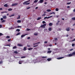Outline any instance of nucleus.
<instances>
[{
  "mask_svg": "<svg viewBox=\"0 0 75 75\" xmlns=\"http://www.w3.org/2000/svg\"><path fill=\"white\" fill-rule=\"evenodd\" d=\"M72 56H73V55H72V54H71V53L70 54H69L67 55V57H72Z\"/></svg>",
  "mask_w": 75,
  "mask_h": 75,
  "instance_id": "f257e3e1",
  "label": "nucleus"
},
{
  "mask_svg": "<svg viewBox=\"0 0 75 75\" xmlns=\"http://www.w3.org/2000/svg\"><path fill=\"white\" fill-rule=\"evenodd\" d=\"M46 25V24H44L42 25H41L40 26V27L41 28H44L45 26Z\"/></svg>",
  "mask_w": 75,
  "mask_h": 75,
  "instance_id": "f03ea898",
  "label": "nucleus"
},
{
  "mask_svg": "<svg viewBox=\"0 0 75 75\" xmlns=\"http://www.w3.org/2000/svg\"><path fill=\"white\" fill-rule=\"evenodd\" d=\"M24 62V60H20L19 61V64H21L23 62Z\"/></svg>",
  "mask_w": 75,
  "mask_h": 75,
  "instance_id": "7ed1b4c3",
  "label": "nucleus"
},
{
  "mask_svg": "<svg viewBox=\"0 0 75 75\" xmlns=\"http://www.w3.org/2000/svg\"><path fill=\"white\" fill-rule=\"evenodd\" d=\"M44 1V0H40V1H38V3L39 4L42 3Z\"/></svg>",
  "mask_w": 75,
  "mask_h": 75,
  "instance_id": "20e7f679",
  "label": "nucleus"
},
{
  "mask_svg": "<svg viewBox=\"0 0 75 75\" xmlns=\"http://www.w3.org/2000/svg\"><path fill=\"white\" fill-rule=\"evenodd\" d=\"M27 35V34L25 35H21V38H23V37H24L25 35Z\"/></svg>",
  "mask_w": 75,
  "mask_h": 75,
  "instance_id": "39448f33",
  "label": "nucleus"
},
{
  "mask_svg": "<svg viewBox=\"0 0 75 75\" xmlns=\"http://www.w3.org/2000/svg\"><path fill=\"white\" fill-rule=\"evenodd\" d=\"M66 30L67 31H69L70 30V29L69 28H67Z\"/></svg>",
  "mask_w": 75,
  "mask_h": 75,
  "instance_id": "423d86ee",
  "label": "nucleus"
},
{
  "mask_svg": "<svg viewBox=\"0 0 75 75\" xmlns=\"http://www.w3.org/2000/svg\"><path fill=\"white\" fill-rule=\"evenodd\" d=\"M63 58H64L63 57H59V58H58L57 59H58L59 60V59H62Z\"/></svg>",
  "mask_w": 75,
  "mask_h": 75,
  "instance_id": "0eeeda50",
  "label": "nucleus"
},
{
  "mask_svg": "<svg viewBox=\"0 0 75 75\" xmlns=\"http://www.w3.org/2000/svg\"><path fill=\"white\" fill-rule=\"evenodd\" d=\"M51 60H52L51 58H48L47 59V60L48 61H50Z\"/></svg>",
  "mask_w": 75,
  "mask_h": 75,
  "instance_id": "6e6552de",
  "label": "nucleus"
},
{
  "mask_svg": "<svg viewBox=\"0 0 75 75\" xmlns=\"http://www.w3.org/2000/svg\"><path fill=\"white\" fill-rule=\"evenodd\" d=\"M17 4H12V6H16Z\"/></svg>",
  "mask_w": 75,
  "mask_h": 75,
  "instance_id": "1a4fd4ad",
  "label": "nucleus"
},
{
  "mask_svg": "<svg viewBox=\"0 0 75 75\" xmlns=\"http://www.w3.org/2000/svg\"><path fill=\"white\" fill-rule=\"evenodd\" d=\"M18 45L20 47H22L23 46V45L21 44H18Z\"/></svg>",
  "mask_w": 75,
  "mask_h": 75,
  "instance_id": "9d476101",
  "label": "nucleus"
},
{
  "mask_svg": "<svg viewBox=\"0 0 75 75\" xmlns=\"http://www.w3.org/2000/svg\"><path fill=\"white\" fill-rule=\"evenodd\" d=\"M46 11L48 12H50L51 11V10L50 9H47L46 10Z\"/></svg>",
  "mask_w": 75,
  "mask_h": 75,
  "instance_id": "9b49d317",
  "label": "nucleus"
},
{
  "mask_svg": "<svg viewBox=\"0 0 75 75\" xmlns=\"http://www.w3.org/2000/svg\"><path fill=\"white\" fill-rule=\"evenodd\" d=\"M38 0H35L34 1V3H37L38 2Z\"/></svg>",
  "mask_w": 75,
  "mask_h": 75,
  "instance_id": "f8f14e48",
  "label": "nucleus"
},
{
  "mask_svg": "<svg viewBox=\"0 0 75 75\" xmlns=\"http://www.w3.org/2000/svg\"><path fill=\"white\" fill-rule=\"evenodd\" d=\"M3 18L4 19H6L7 18V16H3Z\"/></svg>",
  "mask_w": 75,
  "mask_h": 75,
  "instance_id": "ddd939ff",
  "label": "nucleus"
},
{
  "mask_svg": "<svg viewBox=\"0 0 75 75\" xmlns=\"http://www.w3.org/2000/svg\"><path fill=\"white\" fill-rule=\"evenodd\" d=\"M4 6L5 7H8V5L7 4H5L4 5Z\"/></svg>",
  "mask_w": 75,
  "mask_h": 75,
  "instance_id": "4468645a",
  "label": "nucleus"
},
{
  "mask_svg": "<svg viewBox=\"0 0 75 75\" xmlns=\"http://www.w3.org/2000/svg\"><path fill=\"white\" fill-rule=\"evenodd\" d=\"M17 48V47L16 46H14V47H13V49H15Z\"/></svg>",
  "mask_w": 75,
  "mask_h": 75,
  "instance_id": "2eb2a0df",
  "label": "nucleus"
},
{
  "mask_svg": "<svg viewBox=\"0 0 75 75\" xmlns=\"http://www.w3.org/2000/svg\"><path fill=\"white\" fill-rule=\"evenodd\" d=\"M17 22L18 23H19L21 22V21L20 20H18L17 21Z\"/></svg>",
  "mask_w": 75,
  "mask_h": 75,
  "instance_id": "dca6fc26",
  "label": "nucleus"
},
{
  "mask_svg": "<svg viewBox=\"0 0 75 75\" xmlns=\"http://www.w3.org/2000/svg\"><path fill=\"white\" fill-rule=\"evenodd\" d=\"M51 30H52V28H50L48 29V30H49V31H51Z\"/></svg>",
  "mask_w": 75,
  "mask_h": 75,
  "instance_id": "f3484780",
  "label": "nucleus"
},
{
  "mask_svg": "<svg viewBox=\"0 0 75 75\" xmlns=\"http://www.w3.org/2000/svg\"><path fill=\"white\" fill-rule=\"evenodd\" d=\"M49 25L50 26H52V23H49Z\"/></svg>",
  "mask_w": 75,
  "mask_h": 75,
  "instance_id": "a211bd4d",
  "label": "nucleus"
},
{
  "mask_svg": "<svg viewBox=\"0 0 75 75\" xmlns=\"http://www.w3.org/2000/svg\"><path fill=\"white\" fill-rule=\"evenodd\" d=\"M26 49V47H24V49H23V50L25 51L27 50V49Z\"/></svg>",
  "mask_w": 75,
  "mask_h": 75,
  "instance_id": "6ab92c4d",
  "label": "nucleus"
},
{
  "mask_svg": "<svg viewBox=\"0 0 75 75\" xmlns=\"http://www.w3.org/2000/svg\"><path fill=\"white\" fill-rule=\"evenodd\" d=\"M8 11H12V9L11 8H9L8 9Z\"/></svg>",
  "mask_w": 75,
  "mask_h": 75,
  "instance_id": "aec40b11",
  "label": "nucleus"
},
{
  "mask_svg": "<svg viewBox=\"0 0 75 75\" xmlns=\"http://www.w3.org/2000/svg\"><path fill=\"white\" fill-rule=\"evenodd\" d=\"M30 1V0H29L28 1H27L26 2H24V3H28V2H29Z\"/></svg>",
  "mask_w": 75,
  "mask_h": 75,
  "instance_id": "412c9836",
  "label": "nucleus"
},
{
  "mask_svg": "<svg viewBox=\"0 0 75 75\" xmlns=\"http://www.w3.org/2000/svg\"><path fill=\"white\" fill-rule=\"evenodd\" d=\"M33 49V48H29L28 49V50H32Z\"/></svg>",
  "mask_w": 75,
  "mask_h": 75,
  "instance_id": "4be33fe9",
  "label": "nucleus"
},
{
  "mask_svg": "<svg viewBox=\"0 0 75 75\" xmlns=\"http://www.w3.org/2000/svg\"><path fill=\"white\" fill-rule=\"evenodd\" d=\"M51 52H52V51H50H50H48L47 52V53H50Z\"/></svg>",
  "mask_w": 75,
  "mask_h": 75,
  "instance_id": "5701e85b",
  "label": "nucleus"
},
{
  "mask_svg": "<svg viewBox=\"0 0 75 75\" xmlns=\"http://www.w3.org/2000/svg\"><path fill=\"white\" fill-rule=\"evenodd\" d=\"M44 19H48V18H49V17H44Z\"/></svg>",
  "mask_w": 75,
  "mask_h": 75,
  "instance_id": "b1692460",
  "label": "nucleus"
},
{
  "mask_svg": "<svg viewBox=\"0 0 75 75\" xmlns=\"http://www.w3.org/2000/svg\"><path fill=\"white\" fill-rule=\"evenodd\" d=\"M34 35H38V33H34Z\"/></svg>",
  "mask_w": 75,
  "mask_h": 75,
  "instance_id": "393cba45",
  "label": "nucleus"
},
{
  "mask_svg": "<svg viewBox=\"0 0 75 75\" xmlns=\"http://www.w3.org/2000/svg\"><path fill=\"white\" fill-rule=\"evenodd\" d=\"M14 16V15L13 14L11 15V16H9V17H11L12 16Z\"/></svg>",
  "mask_w": 75,
  "mask_h": 75,
  "instance_id": "a878e982",
  "label": "nucleus"
},
{
  "mask_svg": "<svg viewBox=\"0 0 75 75\" xmlns=\"http://www.w3.org/2000/svg\"><path fill=\"white\" fill-rule=\"evenodd\" d=\"M41 19V17H38V18L37 20H39Z\"/></svg>",
  "mask_w": 75,
  "mask_h": 75,
  "instance_id": "bb28decb",
  "label": "nucleus"
},
{
  "mask_svg": "<svg viewBox=\"0 0 75 75\" xmlns=\"http://www.w3.org/2000/svg\"><path fill=\"white\" fill-rule=\"evenodd\" d=\"M21 33H18L17 34H16V35H18L20 34Z\"/></svg>",
  "mask_w": 75,
  "mask_h": 75,
  "instance_id": "cd10ccee",
  "label": "nucleus"
},
{
  "mask_svg": "<svg viewBox=\"0 0 75 75\" xmlns=\"http://www.w3.org/2000/svg\"><path fill=\"white\" fill-rule=\"evenodd\" d=\"M46 15V14L45 13H44V14H43L42 16H44V17Z\"/></svg>",
  "mask_w": 75,
  "mask_h": 75,
  "instance_id": "c85d7f7f",
  "label": "nucleus"
},
{
  "mask_svg": "<svg viewBox=\"0 0 75 75\" xmlns=\"http://www.w3.org/2000/svg\"><path fill=\"white\" fill-rule=\"evenodd\" d=\"M30 4V3H25V5H29Z\"/></svg>",
  "mask_w": 75,
  "mask_h": 75,
  "instance_id": "c756f323",
  "label": "nucleus"
},
{
  "mask_svg": "<svg viewBox=\"0 0 75 75\" xmlns=\"http://www.w3.org/2000/svg\"><path fill=\"white\" fill-rule=\"evenodd\" d=\"M6 22L5 20H3L1 22V23H4Z\"/></svg>",
  "mask_w": 75,
  "mask_h": 75,
  "instance_id": "7c9ffc66",
  "label": "nucleus"
},
{
  "mask_svg": "<svg viewBox=\"0 0 75 75\" xmlns=\"http://www.w3.org/2000/svg\"><path fill=\"white\" fill-rule=\"evenodd\" d=\"M72 55L74 56V55H75V52H73L72 53Z\"/></svg>",
  "mask_w": 75,
  "mask_h": 75,
  "instance_id": "2f4dec72",
  "label": "nucleus"
},
{
  "mask_svg": "<svg viewBox=\"0 0 75 75\" xmlns=\"http://www.w3.org/2000/svg\"><path fill=\"white\" fill-rule=\"evenodd\" d=\"M6 38H7V39L9 38H10V37L9 36H7L6 37Z\"/></svg>",
  "mask_w": 75,
  "mask_h": 75,
  "instance_id": "473e14b6",
  "label": "nucleus"
},
{
  "mask_svg": "<svg viewBox=\"0 0 75 75\" xmlns=\"http://www.w3.org/2000/svg\"><path fill=\"white\" fill-rule=\"evenodd\" d=\"M72 19L73 20H75V17H73L72 18Z\"/></svg>",
  "mask_w": 75,
  "mask_h": 75,
  "instance_id": "72a5a7b5",
  "label": "nucleus"
},
{
  "mask_svg": "<svg viewBox=\"0 0 75 75\" xmlns=\"http://www.w3.org/2000/svg\"><path fill=\"white\" fill-rule=\"evenodd\" d=\"M14 53L15 54H17V53H18V52H17V51H15L14 52Z\"/></svg>",
  "mask_w": 75,
  "mask_h": 75,
  "instance_id": "f704fd0d",
  "label": "nucleus"
},
{
  "mask_svg": "<svg viewBox=\"0 0 75 75\" xmlns=\"http://www.w3.org/2000/svg\"><path fill=\"white\" fill-rule=\"evenodd\" d=\"M25 58V56H23V57H21V58Z\"/></svg>",
  "mask_w": 75,
  "mask_h": 75,
  "instance_id": "c9c22d12",
  "label": "nucleus"
},
{
  "mask_svg": "<svg viewBox=\"0 0 75 75\" xmlns=\"http://www.w3.org/2000/svg\"><path fill=\"white\" fill-rule=\"evenodd\" d=\"M47 58V57H42V58Z\"/></svg>",
  "mask_w": 75,
  "mask_h": 75,
  "instance_id": "e433bc0d",
  "label": "nucleus"
},
{
  "mask_svg": "<svg viewBox=\"0 0 75 75\" xmlns=\"http://www.w3.org/2000/svg\"><path fill=\"white\" fill-rule=\"evenodd\" d=\"M54 40H58V39L57 38H54Z\"/></svg>",
  "mask_w": 75,
  "mask_h": 75,
  "instance_id": "4c0bfd02",
  "label": "nucleus"
},
{
  "mask_svg": "<svg viewBox=\"0 0 75 75\" xmlns=\"http://www.w3.org/2000/svg\"><path fill=\"white\" fill-rule=\"evenodd\" d=\"M16 30H17V31L19 32L20 31V29H17Z\"/></svg>",
  "mask_w": 75,
  "mask_h": 75,
  "instance_id": "58836bf2",
  "label": "nucleus"
},
{
  "mask_svg": "<svg viewBox=\"0 0 75 75\" xmlns=\"http://www.w3.org/2000/svg\"><path fill=\"white\" fill-rule=\"evenodd\" d=\"M3 63V62L2 61H0V64H2Z\"/></svg>",
  "mask_w": 75,
  "mask_h": 75,
  "instance_id": "ea45409f",
  "label": "nucleus"
},
{
  "mask_svg": "<svg viewBox=\"0 0 75 75\" xmlns=\"http://www.w3.org/2000/svg\"><path fill=\"white\" fill-rule=\"evenodd\" d=\"M56 11H59V9H58V8H56Z\"/></svg>",
  "mask_w": 75,
  "mask_h": 75,
  "instance_id": "a19ab883",
  "label": "nucleus"
},
{
  "mask_svg": "<svg viewBox=\"0 0 75 75\" xmlns=\"http://www.w3.org/2000/svg\"><path fill=\"white\" fill-rule=\"evenodd\" d=\"M71 4V2H69V3H67V4H68V5H69V4Z\"/></svg>",
  "mask_w": 75,
  "mask_h": 75,
  "instance_id": "79ce46f5",
  "label": "nucleus"
},
{
  "mask_svg": "<svg viewBox=\"0 0 75 75\" xmlns=\"http://www.w3.org/2000/svg\"><path fill=\"white\" fill-rule=\"evenodd\" d=\"M40 43V42H38V43H36V44H33V45H35L37 44H38V43Z\"/></svg>",
  "mask_w": 75,
  "mask_h": 75,
  "instance_id": "37998d69",
  "label": "nucleus"
},
{
  "mask_svg": "<svg viewBox=\"0 0 75 75\" xmlns=\"http://www.w3.org/2000/svg\"><path fill=\"white\" fill-rule=\"evenodd\" d=\"M26 30H28V31H29V30H30V29L28 28V29H26Z\"/></svg>",
  "mask_w": 75,
  "mask_h": 75,
  "instance_id": "c03bdc74",
  "label": "nucleus"
},
{
  "mask_svg": "<svg viewBox=\"0 0 75 75\" xmlns=\"http://www.w3.org/2000/svg\"><path fill=\"white\" fill-rule=\"evenodd\" d=\"M38 45H34L33 46L34 47H37L38 46Z\"/></svg>",
  "mask_w": 75,
  "mask_h": 75,
  "instance_id": "a18cd8bd",
  "label": "nucleus"
},
{
  "mask_svg": "<svg viewBox=\"0 0 75 75\" xmlns=\"http://www.w3.org/2000/svg\"><path fill=\"white\" fill-rule=\"evenodd\" d=\"M42 23L44 24L45 23H46V22L45 21H42Z\"/></svg>",
  "mask_w": 75,
  "mask_h": 75,
  "instance_id": "49530a36",
  "label": "nucleus"
},
{
  "mask_svg": "<svg viewBox=\"0 0 75 75\" xmlns=\"http://www.w3.org/2000/svg\"><path fill=\"white\" fill-rule=\"evenodd\" d=\"M18 28H21V26H17Z\"/></svg>",
  "mask_w": 75,
  "mask_h": 75,
  "instance_id": "de8ad7c7",
  "label": "nucleus"
},
{
  "mask_svg": "<svg viewBox=\"0 0 75 75\" xmlns=\"http://www.w3.org/2000/svg\"><path fill=\"white\" fill-rule=\"evenodd\" d=\"M11 40L10 39H8V42H10Z\"/></svg>",
  "mask_w": 75,
  "mask_h": 75,
  "instance_id": "09e8293b",
  "label": "nucleus"
},
{
  "mask_svg": "<svg viewBox=\"0 0 75 75\" xmlns=\"http://www.w3.org/2000/svg\"><path fill=\"white\" fill-rule=\"evenodd\" d=\"M74 45H75V44H72V46H73V47L74 46H75Z\"/></svg>",
  "mask_w": 75,
  "mask_h": 75,
  "instance_id": "8fccbe9b",
  "label": "nucleus"
},
{
  "mask_svg": "<svg viewBox=\"0 0 75 75\" xmlns=\"http://www.w3.org/2000/svg\"><path fill=\"white\" fill-rule=\"evenodd\" d=\"M3 35V34H2V33H0V35H1H1Z\"/></svg>",
  "mask_w": 75,
  "mask_h": 75,
  "instance_id": "3c124183",
  "label": "nucleus"
},
{
  "mask_svg": "<svg viewBox=\"0 0 75 75\" xmlns=\"http://www.w3.org/2000/svg\"><path fill=\"white\" fill-rule=\"evenodd\" d=\"M2 27V25H0V28H1Z\"/></svg>",
  "mask_w": 75,
  "mask_h": 75,
  "instance_id": "603ef678",
  "label": "nucleus"
},
{
  "mask_svg": "<svg viewBox=\"0 0 75 75\" xmlns=\"http://www.w3.org/2000/svg\"><path fill=\"white\" fill-rule=\"evenodd\" d=\"M20 18V16H19L18 18H17V19H19Z\"/></svg>",
  "mask_w": 75,
  "mask_h": 75,
  "instance_id": "864d4df0",
  "label": "nucleus"
},
{
  "mask_svg": "<svg viewBox=\"0 0 75 75\" xmlns=\"http://www.w3.org/2000/svg\"><path fill=\"white\" fill-rule=\"evenodd\" d=\"M47 41H45V42H44V43H47Z\"/></svg>",
  "mask_w": 75,
  "mask_h": 75,
  "instance_id": "5fc2aeb1",
  "label": "nucleus"
},
{
  "mask_svg": "<svg viewBox=\"0 0 75 75\" xmlns=\"http://www.w3.org/2000/svg\"><path fill=\"white\" fill-rule=\"evenodd\" d=\"M27 39H30V37H28V38H27Z\"/></svg>",
  "mask_w": 75,
  "mask_h": 75,
  "instance_id": "6e6d98bb",
  "label": "nucleus"
},
{
  "mask_svg": "<svg viewBox=\"0 0 75 75\" xmlns=\"http://www.w3.org/2000/svg\"><path fill=\"white\" fill-rule=\"evenodd\" d=\"M30 8V7H28V8H27V9H29Z\"/></svg>",
  "mask_w": 75,
  "mask_h": 75,
  "instance_id": "4d7b16f0",
  "label": "nucleus"
},
{
  "mask_svg": "<svg viewBox=\"0 0 75 75\" xmlns=\"http://www.w3.org/2000/svg\"><path fill=\"white\" fill-rule=\"evenodd\" d=\"M75 41V39H74L72 40V41Z\"/></svg>",
  "mask_w": 75,
  "mask_h": 75,
  "instance_id": "13d9d810",
  "label": "nucleus"
},
{
  "mask_svg": "<svg viewBox=\"0 0 75 75\" xmlns=\"http://www.w3.org/2000/svg\"><path fill=\"white\" fill-rule=\"evenodd\" d=\"M52 17V16H49V17H49V18H51Z\"/></svg>",
  "mask_w": 75,
  "mask_h": 75,
  "instance_id": "bf43d9fd",
  "label": "nucleus"
},
{
  "mask_svg": "<svg viewBox=\"0 0 75 75\" xmlns=\"http://www.w3.org/2000/svg\"><path fill=\"white\" fill-rule=\"evenodd\" d=\"M72 50H73V49H70V51H71Z\"/></svg>",
  "mask_w": 75,
  "mask_h": 75,
  "instance_id": "052dcab7",
  "label": "nucleus"
},
{
  "mask_svg": "<svg viewBox=\"0 0 75 75\" xmlns=\"http://www.w3.org/2000/svg\"><path fill=\"white\" fill-rule=\"evenodd\" d=\"M3 20V18H1V20L2 21V20Z\"/></svg>",
  "mask_w": 75,
  "mask_h": 75,
  "instance_id": "680f3d73",
  "label": "nucleus"
},
{
  "mask_svg": "<svg viewBox=\"0 0 75 75\" xmlns=\"http://www.w3.org/2000/svg\"><path fill=\"white\" fill-rule=\"evenodd\" d=\"M38 7H37L35 8V9H37L38 8Z\"/></svg>",
  "mask_w": 75,
  "mask_h": 75,
  "instance_id": "e2e57ef3",
  "label": "nucleus"
},
{
  "mask_svg": "<svg viewBox=\"0 0 75 75\" xmlns=\"http://www.w3.org/2000/svg\"><path fill=\"white\" fill-rule=\"evenodd\" d=\"M38 49V48L37 47H35L34 48V49H35L36 50H37Z\"/></svg>",
  "mask_w": 75,
  "mask_h": 75,
  "instance_id": "0e129e2a",
  "label": "nucleus"
},
{
  "mask_svg": "<svg viewBox=\"0 0 75 75\" xmlns=\"http://www.w3.org/2000/svg\"><path fill=\"white\" fill-rule=\"evenodd\" d=\"M18 28L17 26H15V28Z\"/></svg>",
  "mask_w": 75,
  "mask_h": 75,
  "instance_id": "69168bd1",
  "label": "nucleus"
},
{
  "mask_svg": "<svg viewBox=\"0 0 75 75\" xmlns=\"http://www.w3.org/2000/svg\"><path fill=\"white\" fill-rule=\"evenodd\" d=\"M70 8V6H67V8Z\"/></svg>",
  "mask_w": 75,
  "mask_h": 75,
  "instance_id": "338daca9",
  "label": "nucleus"
},
{
  "mask_svg": "<svg viewBox=\"0 0 75 75\" xmlns=\"http://www.w3.org/2000/svg\"><path fill=\"white\" fill-rule=\"evenodd\" d=\"M73 11L75 12V9H74Z\"/></svg>",
  "mask_w": 75,
  "mask_h": 75,
  "instance_id": "774afa93",
  "label": "nucleus"
}]
</instances>
